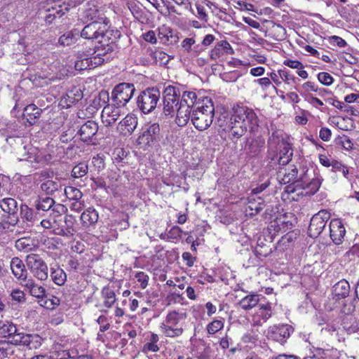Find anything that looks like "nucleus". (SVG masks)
I'll list each match as a JSON object with an SVG mask.
<instances>
[{"mask_svg":"<svg viewBox=\"0 0 359 359\" xmlns=\"http://www.w3.org/2000/svg\"><path fill=\"white\" fill-rule=\"evenodd\" d=\"M215 107L210 98L205 97L196 103L193 109L191 122L195 128L201 131L208 128L213 121Z\"/></svg>","mask_w":359,"mask_h":359,"instance_id":"f257e3e1","label":"nucleus"},{"mask_svg":"<svg viewBox=\"0 0 359 359\" xmlns=\"http://www.w3.org/2000/svg\"><path fill=\"white\" fill-rule=\"evenodd\" d=\"M120 36L121 34L118 30L110 29L108 25H106L103 34H101L100 37L97 39L99 45L97 46L95 53L104 58L109 59L107 55L114 52L117 48L116 42Z\"/></svg>","mask_w":359,"mask_h":359,"instance_id":"f03ea898","label":"nucleus"},{"mask_svg":"<svg viewBox=\"0 0 359 359\" xmlns=\"http://www.w3.org/2000/svg\"><path fill=\"white\" fill-rule=\"evenodd\" d=\"M25 264L32 276L39 280L48 278V267L40 255L29 253L25 257Z\"/></svg>","mask_w":359,"mask_h":359,"instance_id":"7ed1b4c3","label":"nucleus"},{"mask_svg":"<svg viewBox=\"0 0 359 359\" xmlns=\"http://www.w3.org/2000/svg\"><path fill=\"white\" fill-rule=\"evenodd\" d=\"M186 318V313H180L176 311L168 313L165 322L161 325L163 334L168 337L180 336L183 332V328L179 323Z\"/></svg>","mask_w":359,"mask_h":359,"instance_id":"20e7f679","label":"nucleus"},{"mask_svg":"<svg viewBox=\"0 0 359 359\" xmlns=\"http://www.w3.org/2000/svg\"><path fill=\"white\" fill-rule=\"evenodd\" d=\"M161 92L156 88H149L137 97V104L144 114L151 112L157 106Z\"/></svg>","mask_w":359,"mask_h":359,"instance_id":"39448f33","label":"nucleus"},{"mask_svg":"<svg viewBox=\"0 0 359 359\" xmlns=\"http://www.w3.org/2000/svg\"><path fill=\"white\" fill-rule=\"evenodd\" d=\"M135 91L133 84L121 83L117 85L112 91L111 99L114 105L124 107L130 100Z\"/></svg>","mask_w":359,"mask_h":359,"instance_id":"423d86ee","label":"nucleus"},{"mask_svg":"<svg viewBox=\"0 0 359 359\" xmlns=\"http://www.w3.org/2000/svg\"><path fill=\"white\" fill-rule=\"evenodd\" d=\"M180 89L173 86L165 88L163 93V112L165 115H172L175 111V107L180 104Z\"/></svg>","mask_w":359,"mask_h":359,"instance_id":"0eeeda50","label":"nucleus"},{"mask_svg":"<svg viewBox=\"0 0 359 359\" xmlns=\"http://www.w3.org/2000/svg\"><path fill=\"white\" fill-rule=\"evenodd\" d=\"M237 112V117L245 123L246 128L250 133L257 131L259 128V120L253 109L245 106H238L235 108Z\"/></svg>","mask_w":359,"mask_h":359,"instance_id":"6e6552de","label":"nucleus"},{"mask_svg":"<svg viewBox=\"0 0 359 359\" xmlns=\"http://www.w3.org/2000/svg\"><path fill=\"white\" fill-rule=\"evenodd\" d=\"M330 218V214L325 210L319 211L311 219L309 226V235L312 238H317L325 227L327 222Z\"/></svg>","mask_w":359,"mask_h":359,"instance_id":"1a4fd4ad","label":"nucleus"},{"mask_svg":"<svg viewBox=\"0 0 359 359\" xmlns=\"http://www.w3.org/2000/svg\"><path fill=\"white\" fill-rule=\"evenodd\" d=\"M106 60H109V58H104L100 55H98V53L95 52L92 56H88V55L86 54H81L77 57L74 66L75 69L79 71L87 69H93L101 65Z\"/></svg>","mask_w":359,"mask_h":359,"instance_id":"9d476101","label":"nucleus"},{"mask_svg":"<svg viewBox=\"0 0 359 359\" xmlns=\"http://www.w3.org/2000/svg\"><path fill=\"white\" fill-rule=\"evenodd\" d=\"M161 137L160 127L158 123H152L146 126L141 135L137 138L138 144L149 146L154 142L158 141Z\"/></svg>","mask_w":359,"mask_h":359,"instance_id":"9b49d317","label":"nucleus"},{"mask_svg":"<svg viewBox=\"0 0 359 359\" xmlns=\"http://www.w3.org/2000/svg\"><path fill=\"white\" fill-rule=\"evenodd\" d=\"M293 332V328L287 324L270 326L266 332V337L280 344L284 343Z\"/></svg>","mask_w":359,"mask_h":359,"instance_id":"f8f14e48","label":"nucleus"},{"mask_svg":"<svg viewBox=\"0 0 359 359\" xmlns=\"http://www.w3.org/2000/svg\"><path fill=\"white\" fill-rule=\"evenodd\" d=\"M109 20L103 19L102 21L95 20L83 27L81 32V36L86 39L97 40L103 34L104 29L109 23Z\"/></svg>","mask_w":359,"mask_h":359,"instance_id":"ddd939ff","label":"nucleus"},{"mask_svg":"<svg viewBox=\"0 0 359 359\" xmlns=\"http://www.w3.org/2000/svg\"><path fill=\"white\" fill-rule=\"evenodd\" d=\"M10 268L13 276L21 283L24 284L29 280L28 272L26 266L18 257L11 259L10 262Z\"/></svg>","mask_w":359,"mask_h":359,"instance_id":"4468645a","label":"nucleus"},{"mask_svg":"<svg viewBox=\"0 0 359 359\" xmlns=\"http://www.w3.org/2000/svg\"><path fill=\"white\" fill-rule=\"evenodd\" d=\"M298 170L297 168L291 165L287 168H282L278 173V178L282 184H288L294 182L299 186L301 183L304 182V177L301 176L299 179H297Z\"/></svg>","mask_w":359,"mask_h":359,"instance_id":"2eb2a0df","label":"nucleus"},{"mask_svg":"<svg viewBox=\"0 0 359 359\" xmlns=\"http://www.w3.org/2000/svg\"><path fill=\"white\" fill-rule=\"evenodd\" d=\"M272 316L271 304H259V309L252 316V325L262 326Z\"/></svg>","mask_w":359,"mask_h":359,"instance_id":"dca6fc26","label":"nucleus"},{"mask_svg":"<svg viewBox=\"0 0 359 359\" xmlns=\"http://www.w3.org/2000/svg\"><path fill=\"white\" fill-rule=\"evenodd\" d=\"M230 120L229 126V135H231L232 137L236 139L244 135L248 131V129L246 128L245 123L238 118L237 112L235 109Z\"/></svg>","mask_w":359,"mask_h":359,"instance_id":"f3484780","label":"nucleus"},{"mask_svg":"<svg viewBox=\"0 0 359 359\" xmlns=\"http://www.w3.org/2000/svg\"><path fill=\"white\" fill-rule=\"evenodd\" d=\"M121 107H122L114 105V104L104 107L102 112L103 123L108 126H112L121 116Z\"/></svg>","mask_w":359,"mask_h":359,"instance_id":"a211bd4d","label":"nucleus"},{"mask_svg":"<svg viewBox=\"0 0 359 359\" xmlns=\"http://www.w3.org/2000/svg\"><path fill=\"white\" fill-rule=\"evenodd\" d=\"M330 238L334 244L340 245L342 243L346 229L341 220L336 219L330 222Z\"/></svg>","mask_w":359,"mask_h":359,"instance_id":"6ab92c4d","label":"nucleus"},{"mask_svg":"<svg viewBox=\"0 0 359 359\" xmlns=\"http://www.w3.org/2000/svg\"><path fill=\"white\" fill-rule=\"evenodd\" d=\"M308 171L305 172L302 177H304V182L301 183L299 186H301V189L304 191L298 193L302 195H313L317 192L321 185L322 180L319 177L313 178L311 182H308Z\"/></svg>","mask_w":359,"mask_h":359,"instance_id":"aec40b11","label":"nucleus"},{"mask_svg":"<svg viewBox=\"0 0 359 359\" xmlns=\"http://www.w3.org/2000/svg\"><path fill=\"white\" fill-rule=\"evenodd\" d=\"M137 126V118L134 114H128L118 126V130L123 135L131 134Z\"/></svg>","mask_w":359,"mask_h":359,"instance_id":"412c9836","label":"nucleus"},{"mask_svg":"<svg viewBox=\"0 0 359 359\" xmlns=\"http://www.w3.org/2000/svg\"><path fill=\"white\" fill-rule=\"evenodd\" d=\"M98 130L97 124L93 121H88L83 124L79 130L82 141L88 142L93 140Z\"/></svg>","mask_w":359,"mask_h":359,"instance_id":"4be33fe9","label":"nucleus"},{"mask_svg":"<svg viewBox=\"0 0 359 359\" xmlns=\"http://www.w3.org/2000/svg\"><path fill=\"white\" fill-rule=\"evenodd\" d=\"M233 49L226 41H220L217 43L215 48L210 51V56L211 59L216 60L219 57L226 55H233Z\"/></svg>","mask_w":359,"mask_h":359,"instance_id":"5701e85b","label":"nucleus"},{"mask_svg":"<svg viewBox=\"0 0 359 359\" xmlns=\"http://www.w3.org/2000/svg\"><path fill=\"white\" fill-rule=\"evenodd\" d=\"M193 109L194 107H188L185 104H180L177 109L176 123L180 127L186 126L191 118V112Z\"/></svg>","mask_w":359,"mask_h":359,"instance_id":"b1692460","label":"nucleus"},{"mask_svg":"<svg viewBox=\"0 0 359 359\" xmlns=\"http://www.w3.org/2000/svg\"><path fill=\"white\" fill-rule=\"evenodd\" d=\"M22 285L28 290L32 296L43 301V298L46 297V290L43 286L37 284L33 278H29Z\"/></svg>","mask_w":359,"mask_h":359,"instance_id":"393cba45","label":"nucleus"},{"mask_svg":"<svg viewBox=\"0 0 359 359\" xmlns=\"http://www.w3.org/2000/svg\"><path fill=\"white\" fill-rule=\"evenodd\" d=\"M158 37L164 44H175L178 41V37L174 32L165 25L158 28Z\"/></svg>","mask_w":359,"mask_h":359,"instance_id":"a878e982","label":"nucleus"},{"mask_svg":"<svg viewBox=\"0 0 359 359\" xmlns=\"http://www.w3.org/2000/svg\"><path fill=\"white\" fill-rule=\"evenodd\" d=\"M42 110L36 105L31 104L25 107L23 118L29 125H34L41 116Z\"/></svg>","mask_w":359,"mask_h":359,"instance_id":"bb28decb","label":"nucleus"},{"mask_svg":"<svg viewBox=\"0 0 359 359\" xmlns=\"http://www.w3.org/2000/svg\"><path fill=\"white\" fill-rule=\"evenodd\" d=\"M20 216L22 219L32 224L39 222L41 217L39 212L36 210H34L25 204L20 205Z\"/></svg>","mask_w":359,"mask_h":359,"instance_id":"cd10ccee","label":"nucleus"},{"mask_svg":"<svg viewBox=\"0 0 359 359\" xmlns=\"http://www.w3.org/2000/svg\"><path fill=\"white\" fill-rule=\"evenodd\" d=\"M15 248L18 250L24 252H31L36 249L34 239L30 237H23L15 241Z\"/></svg>","mask_w":359,"mask_h":359,"instance_id":"c85d7f7f","label":"nucleus"},{"mask_svg":"<svg viewBox=\"0 0 359 359\" xmlns=\"http://www.w3.org/2000/svg\"><path fill=\"white\" fill-rule=\"evenodd\" d=\"M278 143L280 149L278 163L279 165H286L290 162L292 156L291 147L290 144L284 142L283 140H282L281 142H279V140H278Z\"/></svg>","mask_w":359,"mask_h":359,"instance_id":"c756f323","label":"nucleus"},{"mask_svg":"<svg viewBox=\"0 0 359 359\" xmlns=\"http://www.w3.org/2000/svg\"><path fill=\"white\" fill-rule=\"evenodd\" d=\"M83 97V93L79 88L74 87L69 90L61 102L65 103L67 107L81 100Z\"/></svg>","mask_w":359,"mask_h":359,"instance_id":"7c9ffc66","label":"nucleus"},{"mask_svg":"<svg viewBox=\"0 0 359 359\" xmlns=\"http://www.w3.org/2000/svg\"><path fill=\"white\" fill-rule=\"evenodd\" d=\"M349 292L350 285L345 280L339 281L333 287L332 293L337 299H344L346 297Z\"/></svg>","mask_w":359,"mask_h":359,"instance_id":"2f4dec72","label":"nucleus"},{"mask_svg":"<svg viewBox=\"0 0 359 359\" xmlns=\"http://www.w3.org/2000/svg\"><path fill=\"white\" fill-rule=\"evenodd\" d=\"M265 143L264 140L262 137H257L252 139L245 147V149L250 156L257 155Z\"/></svg>","mask_w":359,"mask_h":359,"instance_id":"473e14b6","label":"nucleus"},{"mask_svg":"<svg viewBox=\"0 0 359 359\" xmlns=\"http://www.w3.org/2000/svg\"><path fill=\"white\" fill-rule=\"evenodd\" d=\"M248 209L250 212V215H255L259 213L264 208V201L261 197H255L254 196H250L248 198Z\"/></svg>","mask_w":359,"mask_h":359,"instance_id":"72a5a7b5","label":"nucleus"},{"mask_svg":"<svg viewBox=\"0 0 359 359\" xmlns=\"http://www.w3.org/2000/svg\"><path fill=\"white\" fill-rule=\"evenodd\" d=\"M195 43L196 41L194 38H186L182 41L181 46L184 51L198 55L203 51V48L200 44L195 45Z\"/></svg>","mask_w":359,"mask_h":359,"instance_id":"f704fd0d","label":"nucleus"},{"mask_svg":"<svg viewBox=\"0 0 359 359\" xmlns=\"http://www.w3.org/2000/svg\"><path fill=\"white\" fill-rule=\"evenodd\" d=\"M103 305L107 309H110L116 301V294L109 286H105L101 291Z\"/></svg>","mask_w":359,"mask_h":359,"instance_id":"c9c22d12","label":"nucleus"},{"mask_svg":"<svg viewBox=\"0 0 359 359\" xmlns=\"http://www.w3.org/2000/svg\"><path fill=\"white\" fill-rule=\"evenodd\" d=\"M42 191L48 195L53 194L55 191L62 190V185L59 180H46L40 185Z\"/></svg>","mask_w":359,"mask_h":359,"instance_id":"e433bc0d","label":"nucleus"},{"mask_svg":"<svg viewBox=\"0 0 359 359\" xmlns=\"http://www.w3.org/2000/svg\"><path fill=\"white\" fill-rule=\"evenodd\" d=\"M97 212L91 208L86 210L81 215V220L84 226H88L96 223L98 220Z\"/></svg>","mask_w":359,"mask_h":359,"instance_id":"4c0bfd02","label":"nucleus"},{"mask_svg":"<svg viewBox=\"0 0 359 359\" xmlns=\"http://www.w3.org/2000/svg\"><path fill=\"white\" fill-rule=\"evenodd\" d=\"M259 302V295L257 294H250L246 295L239 302V306L244 310H250L258 304Z\"/></svg>","mask_w":359,"mask_h":359,"instance_id":"58836bf2","label":"nucleus"},{"mask_svg":"<svg viewBox=\"0 0 359 359\" xmlns=\"http://www.w3.org/2000/svg\"><path fill=\"white\" fill-rule=\"evenodd\" d=\"M0 208L6 213L14 215L18 210L17 202L12 198H4L0 201Z\"/></svg>","mask_w":359,"mask_h":359,"instance_id":"ea45409f","label":"nucleus"},{"mask_svg":"<svg viewBox=\"0 0 359 359\" xmlns=\"http://www.w3.org/2000/svg\"><path fill=\"white\" fill-rule=\"evenodd\" d=\"M50 277L53 283L59 286L65 285L67 280V274L60 267L50 269Z\"/></svg>","mask_w":359,"mask_h":359,"instance_id":"a19ab883","label":"nucleus"},{"mask_svg":"<svg viewBox=\"0 0 359 359\" xmlns=\"http://www.w3.org/2000/svg\"><path fill=\"white\" fill-rule=\"evenodd\" d=\"M55 203V202L52 198L40 197L35 201L34 206L38 212L40 210L45 212L52 208Z\"/></svg>","mask_w":359,"mask_h":359,"instance_id":"79ce46f5","label":"nucleus"},{"mask_svg":"<svg viewBox=\"0 0 359 359\" xmlns=\"http://www.w3.org/2000/svg\"><path fill=\"white\" fill-rule=\"evenodd\" d=\"M17 332L15 325L10 321H0V337H11Z\"/></svg>","mask_w":359,"mask_h":359,"instance_id":"37998d69","label":"nucleus"},{"mask_svg":"<svg viewBox=\"0 0 359 359\" xmlns=\"http://www.w3.org/2000/svg\"><path fill=\"white\" fill-rule=\"evenodd\" d=\"M24 339V346L29 349H36L41 346L42 338L38 334H27Z\"/></svg>","mask_w":359,"mask_h":359,"instance_id":"c03bdc74","label":"nucleus"},{"mask_svg":"<svg viewBox=\"0 0 359 359\" xmlns=\"http://www.w3.org/2000/svg\"><path fill=\"white\" fill-rule=\"evenodd\" d=\"M196 98L197 96L195 93L194 92H184V93L182 95V98L180 101V104L187 105L190 107H194V109L196 107Z\"/></svg>","mask_w":359,"mask_h":359,"instance_id":"a18cd8bd","label":"nucleus"},{"mask_svg":"<svg viewBox=\"0 0 359 359\" xmlns=\"http://www.w3.org/2000/svg\"><path fill=\"white\" fill-rule=\"evenodd\" d=\"M278 73L283 81L287 86L296 84L299 81L298 78L290 74L286 69H280Z\"/></svg>","mask_w":359,"mask_h":359,"instance_id":"49530a36","label":"nucleus"},{"mask_svg":"<svg viewBox=\"0 0 359 359\" xmlns=\"http://www.w3.org/2000/svg\"><path fill=\"white\" fill-rule=\"evenodd\" d=\"M88 165L85 163H80L75 165L72 170V176L75 178H80L88 173Z\"/></svg>","mask_w":359,"mask_h":359,"instance_id":"de8ad7c7","label":"nucleus"},{"mask_svg":"<svg viewBox=\"0 0 359 359\" xmlns=\"http://www.w3.org/2000/svg\"><path fill=\"white\" fill-rule=\"evenodd\" d=\"M66 196L72 201L81 199L83 196L82 192L77 188L74 187H67L64 189Z\"/></svg>","mask_w":359,"mask_h":359,"instance_id":"09e8293b","label":"nucleus"},{"mask_svg":"<svg viewBox=\"0 0 359 359\" xmlns=\"http://www.w3.org/2000/svg\"><path fill=\"white\" fill-rule=\"evenodd\" d=\"M79 34H74L72 32H67L62 35L59 39V43L62 46H70L75 43Z\"/></svg>","mask_w":359,"mask_h":359,"instance_id":"8fccbe9b","label":"nucleus"},{"mask_svg":"<svg viewBox=\"0 0 359 359\" xmlns=\"http://www.w3.org/2000/svg\"><path fill=\"white\" fill-rule=\"evenodd\" d=\"M224 322L220 320H215L207 325V332L209 334H214L222 330Z\"/></svg>","mask_w":359,"mask_h":359,"instance_id":"3c124183","label":"nucleus"},{"mask_svg":"<svg viewBox=\"0 0 359 359\" xmlns=\"http://www.w3.org/2000/svg\"><path fill=\"white\" fill-rule=\"evenodd\" d=\"M40 156L38 155L37 152L36 151V149L32 148L30 150L27 151V153L25 154L22 158H20L21 161H26L29 163H39L40 161Z\"/></svg>","mask_w":359,"mask_h":359,"instance_id":"603ef678","label":"nucleus"},{"mask_svg":"<svg viewBox=\"0 0 359 359\" xmlns=\"http://www.w3.org/2000/svg\"><path fill=\"white\" fill-rule=\"evenodd\" d=\"M63 15V13L61 10H55L53 8L52 10H48L46 11V15H44V20L48 24H50L57 17H61Z\"/></svg>","mask_w":359,"mask_h":359,"instance_id":"864d4df0","label":"nucleus"},{"mask_svg":"<svg viewBox=\"0 0 359 359\" xmlns=\"http://www.w3.org/2000/svg\"><path fill=\"white\" fill-rule=\"evenodd\" d=\"M350 261H359V243H356L345 254Z\"/></svg>","mask_w":359,"mask_h":359,"instance_id":"5fc2aeb1","label":"nucleus"},{"mask_svg":"<svg viewBox=\"0 0 359 359\" xmlns=\"http://www.w3.org/2000/svg\"><path fill=\"white\" fill-rule=\"evenodd\" d=\"M318 81L325 86H330L333 81V77L327 72H320L318 74Z\"/></svg>","mask_w":359,"mask_h":359,"instance_id":"6e6d98bb","label":"nucleus"},{"mask_svg":"<svg viewBox=\"0 0 359 359\" xmlns=\"http://www.w3.org/2000/svg\"><path fill=\"white\" fill-rule=\"evenodd\" d=\"M337 144L341 146L346 150H351L353 146V144L351 139L345 135L338 138L337 140Z\"/></svg>","mask_w":359,"mask_h":359,"instance_id":"4d7b16f0","label":"nucleus"},{"mask_svg":"<svg viewBox=\"0 0 359 359\" xmlns=\"http://www.w3.org/2000/svg\"><path fill=\"white\" fill-rule=\"evenodd\" d=\"M42 302L43 304H41V306L48 309H54L60 302V299L56 297H53L51 299H43Z\"/></svg>","mask_w":359,"mask_h":359,"instance_id":"13d9d810","label":"nucleus"},{"mask_svg":"<svg viewBox=\"0 0 359 359\" xmlns=\"http://www.w3.org/2000/svg\"><path fill=\"white\" fill-rule=\"evenodd\" d=\"M135 278L137 281L140 283V287L142 289L147 287L149 281V276L144 272L140 271L137 272L135 275Z\"/></svg>","mask_w":359,"mask_h":359,"instance_id":"bf43d9fd","label":"nucleus"},{"mask_svg":"<svg viewBox=\"0 0 359 359\" xmlns=\"http://www.w3.org/2000/svg\"><path fill=\"white\" fill-rule=\"evenodd\" d=\"M27 334L25 333H17L13 334L11 337L12 338L11 342L15 345H22L24 346V339Z\"/></svg>","mask_w":359,"mask_h":359,"instance_id":"052dcab7","label":"nucleus"},{"mask_svg":"<svg viewBox=\"0 0 359 359\" xmlns=\"http://www.w3.org/2000/svg\"><path fill=\"white\" fill-rule=\"evenodd\" d=\"M11 296L12 299L18 302H23L25 301V294L23 291L16 289L12 291Z\"/></svg>","mask_w":359,"mask_h":359,"instance_id":"680f3d73","label":"nucleus"},{"mask_svg":"<svg viewBox=\"0 0 359 359\" xmlns=\"http://www.w3.org/2000/svg\"><path fill=\"white\" fill-rule=\"evenodd\" d=\"M183 233L182 230L177 226H175L171 228L168 232V237L172 239H177L181 237V234Z\"/></svg>","mask_w":359,"mask_h":359,"instance_id":"e2e57ef3","label":"nucleus"},{"mask_svg":"<svg viewBox=\"0 0 359 359\" xmlns=\"http://www.w3.org/2000/svg\"><path fill=\"white\" fill-rule=\"evenodd\" d=\"M84 206L85 204L83 201H81V199L74 200L70 205V209L78 212L81 211Z\"/></svg>","mask_w":359,"mask_h":359,"instance_id":"0e129e2a","label":"nucleus"},{"mask_svg":"<svg viewBox=\"0 0 359 359\" xmlns=\"http://www.w3.org/2000/svg\"><path fill=\"white\" fill-rule=\"evenodd\" d=\"M330 42L334 45H337L340 48L345 47L347 43L345 40L338 36H332L330 37Z\"/></svg>","mask_w":359,"mask_h":359,"instance_id":"69168bd1","label":"nucleus"},{"mask_svg":"<svg viewBox=\"0 0 359 359\" xmlns=\"http://www.w3.org/2000/svg\"><path fill=\"white\" fill-rule=\"evenodd\" d=\"M97 322L100 325V331L104 332L109 328V324L107 322V318L104 316H100Z\"/></svg>","mask_w":359,"mask_h":359,"instance_id":"338daca9","label":"nucleus"},{"mask_svg":"<svg viewBox=\"0 0 359 359\" xmlns=\"http://www.w3.org/2000/svg\"><path fill=\"white\" fill-rule=\"evenodd\" d=\"M154 57L156 60H159L160 62L162 64H166L168 62V55L161 51V50H157L154 52Z\"/></svg>","mask_w":359,"mask_h":359,"instance_id":"774afa93","label":"nucleus"}]
</instances>
